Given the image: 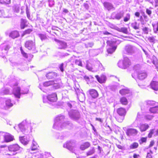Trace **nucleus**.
I'll return each mask as SVG.
<instances>
[{
  "mask_svg": "<svg viewBox=\"0 0 158 158\" xmlns=\"http://www.w3.org/2000/svg\"><path fill=\"white\" fill-rule=\"evenodd\" d=\"M29 157L26 156L25 158H43V155L39 152L32 153L30 152Z\"/></svg>",
  "mask_w": 158,
  "mask_h": 158,
  "instance_id": "14",
  "label": "nucleus"
},
{
  "mask_svg": "<svg viewBox=\"0 0 158 158\" xmlns=\"http://www.w3.org/2000/svg\"><path fill=\"white\" fill-rule=\"evenodd\" d=\"M155 102L154 101H148L147 102V104L148 106H153L155 104Z\"/></svg>",
  "mask_w": 158,
  "mask_h": 158,
  "instance_id": "51",
  "label": "nucleus"
},
{
  "mask_svg": "<svg viewBox=\"0 0 158 158\" xmlns=\"http://www.w3.org/2000/svg\"><path fill=\"white\" fill-rule=\"evenodd\" d=\"M54 40L57 43L59 49H64L67 47V45L66 43L62 41L56 39H55Z\"/></svg>",
  "mask_w": 158,
  "mask_h": 158,
  "instance_id": "13",
  "label": "nucleus"
},
{
  "mask_svg": "<svg viewBox=\"0 0 158 158\" xmlns=\"http://www.w3.org/2000/svg\"><path fill=\"white\" fill-rule=\"evenodd\" d=\"M39 36L42 40H44L46 38V36L45 34H40L39 35Z\"/></svg>",
  "mask_w": 158,
  "mask_h": 158,
  "instance_id": "55",
  "label": "nucleus"
},
{
  "mask_svg": "<svg viewBox=\"0 0 158 158\" xmlns=\"http://www.w3.org/2000/svg\"><path fill=\"white\" fill-rule=\"evenodd\" d=\"M141 66L139 64H137L135 65L134 67V69L136 71L137 76L139 80H143L147 76L146 73L144 71L139 70Z\"/></svg>",
  "mask_w": 158,
  "mask_h": 158,
  "instance_id": "4",
  "label": "nucleus"
},
{
  "mask_svg": "<svg viewBox=\"0 0 158 158\" xmlns=\"http://www.w3.org/2000/svg\"><path fill=\"white\" fill-rule=\"evenodd\" d=\"M123 12H120L115 14H113L112 16L114 17V18L117 20H119L123 16Z\"/></svg>",
  "mask_w": 158,
  "mask_h": 158,
  "instance_id": "22",
  "label": "nucleus"
},
{
  "mask_svg": "<svg viewBox=\"0 0 158 158\" xmlns=\"http://www.w3.org/2000/svg\"><path fill=\"white\" fill-rule=\"evenodd\" d=\"M48 98L49 101L51 102H55L57 100V95L56 93H53L48 96Z\"/></svg>",
  "mask_w": 158,
  "mask_h": 158,
  "instance_id": "18",
  "label": "nucleus"
},
{
  "mask_svg": "<svg viewBox=\"0 0 158 158\" xmlns=\"http://www.w3.org/2000/svg\"><path fill=\"white\" fill-rule=\"evenodd\" d=\"M75 63L77 65L81 67L82 66L81 61L80 59L75 60Z\"/></svg>",
  "mask_w": 158,
  "mask_h": 158,
  "instance_id": "46",
  "label": "nucleus"
},
{
  "mask_svg": "<svg viewBox=\"0 0 158 158\" xmlns=\"http://www.w3.org/2000/svg\"><path fill=\"white\" fill-rule=\"evenodd\" d=\"M57 76V74L56 73L52 72L49 73L46 75V77L50 79L56 77Z\"/></svg>",
  "mask_w": 158,
  "mask_h": 158,
  "instance_id": "26",
  "label": "nucleus"
},
{
  "mask_svg": "<svg viewBox=\"0 0 158 158\" xmlns=\"http://www.w3.org/2000/svg\"><path fill=\"white\" fill-rule=\"evenodd\" d=\"M94 45L93 43H88L85 44V46L86 48L92 47Z\"/></svg>",
  "mask_w": 158,
  "mask_h": 158,
  "instance_id": "59",
  "label": "nucleus"
},
{
  "mask_svg": "<svg viewBox=\"0 0 158 158\" xmlns=\"http://www.w3.org/2000/svg\"><path fill=\"white\" fill-rule=\"evenodd\" d=\"M117 112L119 115L122 116H124L126 113L125 110L123 108H118L117 110Z\"/></svg>",
  "mask_w": 158,
  "mask_h": 158,
  "instance_id": "27",
  "label": "nucleus"
},
{
  "mask_svg": "<svg viewBox=\"0 0 158 158\" xmlns=\"http://www.w3.org/2000/svg\"><path fill=\"white\" fill-rule=\"evenodd\" d=\"M155 129H151L150 130L149 132L148 135V137L149 138H151L152 135L154 134Z\"/></svg>",
  "mask_w": 158,
  "mask_h": 158,
  "instance_id": "43",
  "label": "nucleus"
},
{
  "mask_svg": "<svg viewBox=\"0 0 158 158\" xmlns=\"http://www.w3.org/2000/svg\"><path fill=\"white\" fill-rule=\"evenodd\" d=\"M103 4L105 7L107 8L108 10L111 9L113 8L112 5L110 3L105 2H104Z\"/></svg>",
  "mask_w": 158,
  "mask_h": 158,
  "instance_id": "34",
  "label": "nucleus"
},
{
  "mask_svg": "<svg viewBox=\"0 0 158 158\" xmlns=\"http://www.w3.org/2000/svg\"><path fill=\"white\" fill-rule=\"evenodd\" d=\"M18 83L17 82L13 81V83L10 85L11 87H13V94L16 98H19L21 94H25L28 93V89H25V91H21L20 92L21 89L19 87L17 86Z\"/></svg>",
  "mask_w": 158,
  "mask_h": 158,
  "instance_id": "2",
  "label": "nucleus"
},
{
  "mask_svg": "<svg viewBox=\"0 0 158 158\" xmlns=\"http://www.w3.org/2000/svg\"><path fill=\"white\" fill-rule=\"evenodd\" d=\"M69 114L70 118L75 121H77L80 118V113L77 110H71Z\"/></svg>",
  "mask_w": 158,
  "mask_h": 158,
  "instance_id": "7",
  "label": "nucleus"
},
{
  "mask_svg": "<svg viewBox=\"0 0 158 158\" xmlns=\"http://www.w3.org/2000/svg\"><path fill=\"white\" fill-rule=\"evenodd\" d=\"M118 66L122 69H126L131 64L129 59L127 57H124L123 61L120 60L118 63Z\"/></svg>",
  "mask_w": 158,
  "mask_h": 158,
  "instance_id": "5",
  "label": "nucleus"
},
{
  "mask_svg": "<svg viewBox=\"0 0 158 158\" xmlns=\"http://www.w3.org/2000/svg\"><path fill=\"white\" fill-rule=\"evenodd\" d=\"M18 127L21 131L25 134H27L29 131V129L30 131H31L32 128L30 124H27L25 121L19 124Z\"/></svg>",
  "mask_w": 158,
  "mask_h": 158,
  "instance_id": "3",
  "label": "nucleus"
},
{
  "mask_svg": "<svg viewBox=\"0 0 158 158\" xmlns=\"http://www.w3.org/2000/svg\"><path fill=\"white\" fill-rule=\"evenodd\" d=\"M94 149L93 148L92 149H90L89 151H88L87 153V156H89L91 155H92L93 154H94Z\"/></svg>",
  "mask_w": 158,
  "mask_h": 158,
  "instance_id": "45",
  "label": "nucleus"
},
{
  "mask_svg": "<svg viewBox=\"0 0 158 158\" xmlns=\"http://www.w3.org/2000/svg\"><path fill=\"white\" fill-rule=\"evenodd\" d=\"M75 146V143L72 141H67L64 144L63 147L66 148L71 151H73Z\"/></svg>",
  "mask_w": 158,
  "mask_h": 158,
  "instance_id": "10",
  "label": "nucleus"
},
{
  "mask_svg": "<svg viewBox=\"0 0 158 158\" xmlns=\"http://www.w3.org/2000/svg\"><path fill=\"white\" fill-rule=\"evenodd\" d=\"M43 102L44 103H47L48 102V101H49L48 98V96H43Z\"/></svg>",
  "mask_w": 158,
  "mask_h": 158,
  "instance_id": "60",
  "label": "nucleus"
},
{
  "mask_svg": "<svg viewBox=\"0 0 158 158\" xmlns=\"http://www.w3.org/2000/svg\"><path fill=\"white\" fill-rule=\"evenodd\" d=\"M135 50V48L131 45H128L126 46L125 51L128 54H131L133 53Z\"/></svg>",
  "mask_w": 158,
  "mask_h": 158,
  "instance_id": "17",
  "label": "nucleus"
},
{
  "mask_svg": "<svg viewBox=\"0 0 158 158\" xmlns=\"http://www.w3.org/2000/svg\"><path fill=\"white\" fill-rule=\"evenodd\" d=\"M53 83V81H49L44 83L43 85L44 86L47 87L50 85H52Z\"/></svg>",
  "mask_w": 158,
  "mask_h": 158,
  "instance_id": "39",
  "label": "nucleus"
},
{
  "mask_svg": "<svg viewBox=\"0 0 158 158\" xmlns=\"http://www.w3.org/2000/svg\"><path fill=\"white\" fill-rule=\"evenodd\" d=\"M89 93L90 95L93 98H96L98 96L97 91L95 89H92L89 90Z\"/></svg>",
  "mask_w": 158,
  "mask_h": 158,
  "instance_id": "24",
  "label": "nucleus"
},
{
  "mask_svg": "<svg viewBox=\"0 0 158 158\" xmlns=\"http://www.w3.org/2000/svg\"><path fill=\"white\" fill-rule=\"evenodd\" d=\"M32 31V30L31 29H28L26 30L23 33L22 36H23L27 34H29Z\"/></svg>",
  "mask_w": 158,
  "mask_h": 158,
  "instance_id": "48",
  "label": "nucleus"
},
{
  "mask_svg": "<svg viewBox=\"0 0 158 158\" xmlns=\"http://www.w3.org/2000/svg\"><path fill=\"white\" fill-rule=\"evenodd\" d=\"M96 63L98 66V70L104 71L105 69L101 63L99 61H97Z\"/></svg>",
  "mask_w": 158,
  "mask_h": 158,
  "instance_id": "40",
  "label": "nucleus"
},
{
  "mask_svg": "<svg viewBox=\"0 0 158 158\" xmlns=\"http://www.w3.org/2000/svg\"><path fill=\"white\" fill-rule=\"evenodd\" d=\"M132 27L135 29L136 30L139 29V27L137 26V23L136 22L131 24Z\"/></svg>",
  "mask_w": 158,
  "mask_h": 158,
  "instance_id": "49",
  "label": "nucleus"
},
{
  "mask_svg": "<svg viewBox=\"0 0 158 158\" xmlns=\"http://www.w3.org/2000/svg\"><path fill=\"white\" fill-rule=\"evenodd\" d=\"M38 147H39V146L38 145L37 143L34 141V140H33L31 146V150H35L37 149Z\"/></svg>",
  "mask_w": 158,
  "mask_h": 158,
  "instance_id": "32",
  "label": "nucleus"
},
{
  "mask_svg": "<svg viewBox=\"0 0 158 158\" xmlns=\"http://www.w3.org/2000/svg\"><path fill=\"white\" fill-rule=\"evenodd\" d=\"M90 146V144L89 143L86 142L81 145L80 149L82 150H84L89 148Z\"/></svg>",
  "mask_w": 158,
  "mask_h": 158,
  "instance_id": "31",
  "label": "nucleus"
},
{
  "mask_svg": "<svg viewBox=\"0 0 158 158\" xmlns=\"http://www.w3.org/2000/svg\"><path fill=\"white\" fill-rule=\"evenodd\" d=\"M64 116L63 115H60L57 116L55 119L53 128L61 130L68 125L71 126L72 124L70 122L64 121Z\"/></svg>",
  "mask_w": 158,
  "mask_h": 158,
  "instance_id": "1",
  "label": "nucleus"
},
{
  "mask_svg": "<svg viewBox=\"0 0 158 158\" xmlns=\"http://www.w3.org/2000/svg\"><path fill=\"white\" fill-rule=\"evenodd\" d=\"M10 48V47L8 45H6L3 48L5 51H7L9 50Z\"/></svg>",
  "mask_w": 158,
  "mask_h": 158,
  "instance_id": "64",
  "label": "nucleus"
},
{
  "mask_svg": "<svg viewBox=\"0 0 158 158\" xmlns=\"http://www.w3.org/2000/svg\"><path fill=\"white\" fill-rule=\"evenodd\" d=\"M20 7L19 5H14L13 7V9L15 12L18 13L19 11Z\"/></svg>",
  "mask_w": 158,
  "mask_h": 158,
  "instance_id": "38",
  "label": "nucleus"
},
{
  "mask_svg": "<svg viewBox=\"0 0 158 158\" xmlns=\"http://www.w3.org/2000/svg\"><path fill=\"white\" fill-rule=\"evenodd\" d=\"M86 68L89 70L93 71V68L90 64L87 63L86 65Z\"/></svg>",
  "mask_w": 158,
  "mask_h": 158,
  "instance_id": "50",
  "label": "nucleus"
},
{
  "mask_svg": "<svg viewBox=\"0 0 158 158\" xmlns=\"http://www.w3.org/2000/svg\"><path fill=\"white\" fill-rule=\"evenodd\" d=\"M157 78V76L154 77L152 81L150 84V86L151 88L155 90H158V81H156V78Z\"/></svg>",
  "mask_w": 158,
  "mask_h": 158,
  "instance_id": "12",
  "label": "nucleus"
},
{
  "mask_svg": "<svg viewBox=\"0 0 158 158\" xmlns=\"http://www.w3.org/2000/svg\"><path fill=\"white\" fill-rule=\"evenodd\" d=\"M95 77L98 82L100 83H104L106 80V77L104 75H102L100 77L98 75H96Z\"/></svg>",
  "mask_w": 158,
  "mask_h": 158,
  "instance_id": "19",
  "label": "nucleus"
},
{
  "mask_svg": "<svg viewBox=\"0 0 158 158\" xmlns=\"http://www.w3.org/2000/svg\"><path fill=\"white\" fill-rule=\"evenodd\" d=\"M77 98L81 102H83L85 100V95L84 93L81 92L78 88L74 87Z\"/></svg>",
  "mask_w": 158,
  "mask_h": 158,
  "instance_id": "9",
  "label": "nucleus"
},
{
  "mask_svg": "<svg viewBox=\"0 0 158 158\" xmlns=\"http://www.w3.org/2000/svg\"><path fill=\"white\" fill-rule=\"evenodd\" d=\"M117 30L119 32H123L125 34H128V33L127 29L126 27L118 28Z\"/></svg>",
  "mask_w": 158,
  "mask_h": 158,
  "instance_id": "29",
  "label": "nucleus"
},
{
  "mask_svg": "<svg viewBox=\"0 0 158 158\" xmlns=\"http://www.w3.org/2000/svg\"><path fill=\"white\" fill-rule=\"evenodd\" d=\"M120 101L121 103L123 105H126L128 103L127 99L124 97H122L120 98Z\"/></svg>",
  "mask_w": 158,
  "mask_h": 158,
  "instance_id": "41",
  "label": "nucleus"
},
{
  "mask_svg": "<svg viewBox=\"0 0 158 158\" xmlns=\"http://www.w3.org/2000/svg\"><path fill=\"white\" fill-rule=\"evenodd\" d=\"M117 42V41L115 42L110 40L107 41V44L109 46L107 49L108 53L112 54L115 51L116 48V47L115 46V44Z\"/></svg>",
  "mask_w": 158,
  "mask_h": 158,
  "instance_id": "6",
  "label": "nucleus"
},
{
  "mask_svg": "<svg viewBox=\"0 0 158 158\" xmlns=\"http://www.w3.org/2000/svg\"><path fill=\"white\" fill-rule=\"evenodd\" d=\"M124 118V117L123 116L119 115L118 116H117L116 117V120L119 122H122L123 119Z\"/></svg>",
  "mask_w": 158,
  "mask_h": 158,
  "instance_id": "44",
  "label": "nucleus"
},
{
  "mask_svg": "<svg viewBox=\"0 0 158 158\" xmlns=\"http://www.w3.org/2000/svg\"><path fill=\"white\" fill-rule=\"evenodd\" d=\"M6 106L9 107H11L13 106V104L11 103V100L9 99H7L6 100Z\"/></svg>",
  "mask_w": 158,
  "mask_h": 158,
  "instance_id": "42",
  "label": "nucleus"
},
{
  "mask_svg": "<svg viewBox=\"0 0 158 158\" xmlns=\"http://www.w3.org/2000/svg\"><path fill=\"white\" fill-rule=\"evenodd\" d=\"M19 36V33L17 31H14L11 32L10 34V36L13 39H15Z\"/></svg>",
  "mask_w": 158,
  "mask_h": 158,
  "instance_id": "28",
  "label": "nucleus"
},
{
  "mask_svg": "<svg viewBox=\"0 0 158 158\" xmlns=\"http://www.w3.org/2000/svg\"><path fill=\"white\" fill-rule=\"evenodd\" d=\"M139 146V144L137 143L134 142L131 144L129 146L130 149H135L137 148Z\"/></svg>",
  "mask_w": 158,
  "mask_h": 158,
  "instance_id": "37",
  "label": "nucleus"
},
{
  "mask_svg": "<svg viewBox=\"0 0 158 158\" xmlns=\"http://www.w3.org/2000/svg\"><path fill=\"white\" fill-rule=\"evenodd\" d=\"M130 19V15L129 14H127L126 16L124 18V21L125 22L128 21Z\"/></svg>",
  "mask_w": 158,
  "mask_h": 158,
  "instance_id": "52",
  "label": "nucleus"
},
{
  "mask_svg": "<svg viewBox=\"0 0 158 158\" xmlns=\"http://www.w3.org/2000/svg\"><path fill=\"white\" fill-rule=\"evenodd\" d=\"M149 41L151 42H154L155 40L154 37H150L148 38Z\"/></svg>",
  "mask_w": 158,
  "mask_h": 158,
  "instance_id": "63",
  "label": "nucleus"
},
{
  "mask_svg": "<svg viewBox=\"0 0 158 158\" xmlns=\"http://www.w3.org/2000/svg\"><path fill=\"white\" fill-rule=\"evenodd\" d=\"M130 90L127 88L122 89L119 91V93L122 95H125L130 93Z\"/></svg>",
  "mask_w": 158,
  "mask_h": 158,
  "instance_id": "30",
  "label": "nucleus"
},
{
  "mask_svg": "<svg viewBox=\"0 0 158 158\" xmlns=\"http://www.w3.org/2000/svg\"><path fill=\"white\" fill-rule=\"evenodd\" d=\"M27 22V21L25 19H21V22L20 24V27L21 29H24L26 26V24Z\"/></svg>",
  "mask_w": 158,
  "mask_h": 158,
  "instance_id": "33",
  "label": "nucleus"
},
{
  "mask_svg": "<svg viewBox=\"0 0 158 158\" xmlns=\"http://www.w3.org/2000/svg\"><path fill=\"white\" fill-rule=\"evenodd\" d=\"M25 47L29 50H32L33 53L35 52V42L32 40H28L25 43Z\"/></svg>",
  "mask_w": 158,
  "mask_h": 158,
  "instance_id": "8",
  "label": "nucleus"
},
{
  "mask_svg": "<svg viewBox=\"0 0 158 158\" xmlns=\"http://www.w3.org/2000/svg\"><path fill=\"white\" fill-rule=\"evenodd\" d=\"M52 85L54 89H56L60 88L62 85L60 81L58 82L55 81H53V83Z\"/></svg>",
  "mask_w": 158,
  "mask_h": 158,
  "instance_id": "25",
  "label": "nucleus"
},
{
  "mask_svg": "<svg viewBox=\"0 0 158 158\" xmlns=\"http://www.w3.org/2000/svg\"><path fill=\"white\" fill-rule=\"evenodd\" d=\"M138 133V131L135 129L130 128L128 129L126 132L127 135L128 136H135Z\"/></svg>",
  "mask_w": 158,
  "mask_h": 158,
  "instance_id": "16",
  "label": "nucleus"
},
{
  "mask_svg": "<svg viewBox=\"0 0 158 158\" xmlns=\"http://www.w3.org/2000/svg\"><path fill=\"white\" fill-rule=\"evenodd\" d=\"M19 140L23 144L25 145L28 143L30 139L29 136H23L19 137Z\"/></svg>",
  "mask_w": 158,
  "mask_h": 158,
  "instance_id": "15",
  "label": "nucleus"
},
{
  "mask_svg": "<svg viewBox=\"0 0 158 158\" xmlns=\"http://www.w3.org/2000/svg\"><path fill=\"white\" fill-rule=\"evenodd\" d=\"M153 117V116L152 115L148 114L146 115L145 116V118L146 119L148 120H151L152 119Z\"/></svg>",
  "mask_w": 158,
  "mask_h": 158,
  "instance_id": "57",
  "label": "nucleus"
},
{
  "mask_svg": "<svg viewBox=\"0 0 158 158\" xmlns=\"http://www.w3.org/2000/svg\"><path fill=\"white\" fill-rule=\"evenodd\" d=\"M1 3L9 4L10 2V0H1Z\"/></svg>",
  "mask_w": 158,
  "mask_h": 158,
  "instance_id": "53",
  "label": "nucleus"
},
{
  "mask_svg": "<svg viewBox=\"0 0 158 158\" xmlns=\"http://www.w3.org/2000/svg\"><path fill=\"white\" fill-rule=\"evenodd\" d=\"M147 141V138H142L139 141L140 144H141L143 143L146 142Z\"/></svg>",
  "mask_w": 158,
  "mask_h": 158,
  "instance_id": "56",
  "label": "nucleus"
},
{
  "mask_svg": "<svg viewBox=\"0 0 158 158\" xmlns=\"http://www.w3.org/2000/svg\"><path fill=\"white\" fill-rule=\"evenodd\" d=\"M4 139L6 142H9L13 140L14 137L10 134L7 133L4 136Z\"/></svg>",
  "mask_w": 158,
  "mask_h": 158,
  "instance_id": "21",
  "label": "nucleus"
},
{
  "mask_svg": "<svg viewBox=\"0 0 158 158\" xmlns=\"http://www.w3.org/2000/svg\"><path fill=\"white\" fill-rule=\"evenodd\" d=\"M152 26L153 27V32L155 33H157L158 31V22L156 24H152Z\"/></svg>",
  "mask_w": 158,
  "mask_h": 158,
  "instance_id": "36",
  "label": "nucleus"
},
{
  "mask_svg": "<svg viewBox=\"0 0 158 158\" xmlns=\"http://www.w3.org/2000/svg\"><path fill=\"white\" fill-rule=\"evenodd\" d=\"M20 50L21 54L23 55V56H24V57H25L26 58H27V57H28L27 54L23 51V50L22 49V47L20 48Z\"/></svg>",
  "mask_w": 158,
  "mask_h": 158,
  "instance_id": "47",
  "label": "nucleus"
},
{
  "mask_svg": "<svg viewBox=\"0 0 158 158\" xmlns=\"http://www.w3.org/2000/svg\"><path fill=\"white\" fill-rule=\"evenodd\" d=\"M149 126L148 124L146 123L140 124L139 126L140 130L142 132L146 131L149 128Z\"/></svg>",
  "mask_w": 158,
  "mask_h": 158,
  "instance_id": "20",
  "label": "nucleus"
},
{
  "mask_svg": "<svg viewBox=\"0 0 158 158\" xmlns=\"http://www.w3.org/2000/svg\"><path fill=\"white\" fill-rule=\"evenodd\" d=\"M146 13L149 16H150L152 14V11L148 9H146Z\"/></svg>",
  "mask_w": 158,
  "mask_h": 158,
  "instance_id": "62",
  "label": "nucleus"
},
{
  "mask_svg": "<svg viewBox=\"0 0 158 158\" xmlns=\"http://www.w3.org/2000/svg\"><path fill=\"white\" fill-rule=\"evenodd\" d=\"M49 6L50 7H52L54 5L55 2L54 1L52 0H48Z\"/></svg>",
  "mask_w": 158,
  "mask_h": 158,
  "instance_id": "58",
  "label": "nucleus"
},
{
  "mask_svg": "<svg viewBox=\"0 0 158 158\" xmlns=\"http://www.w3.org/2000/svg\"><path fill=\"white\" fill-rule=\"evenodd\" d=\"M0 17H5L6 16L4 15V12L3 10L0 9Z\"/></svg>",
  "mask_w": 158,
  "mask_h": 158,
  "instance_id": "61",
  "label": "nucleus"
},
{
  "mask_svg": "<svg viewBox=\"0 0 158 158\" xmlns=\"http://www.w3.org/2000/svg\"><path fill=\"white\" fill-rule=\"evenodd\" d=\"M66 65H64V64L63 63L61 64L59 66V68L60 70L62 72H63L64 71V66H66Z\"/></svg>",
  "mask_w": 158,
  "mask_h": 158,
  "instance_id": "54",
  "label": "nucleus"
},
{
  "mask_svg": "<svg viewBox=\"0 0 158 158\" xmlns=\"http://www.w3.org/2000/svg\"><path fill=\"white\" fill-rule=\"evenodd\" d=\"M141 118V115L139 113H138L137 118L136 120L133 123V126L134 127H137L139 126V120Z\"/></svg>",
  "mask_w": 158,
  "mask_h": 158,
  "instance_id": "23",
  "label": "nucleus"
},
{
  "mask_svg": "<svg viewBox=\"0 0 158 158\" xmlns=\"http://www.w3.org/2000/svg\"><path fill=\"white\" fill-rule=\"evenodd\" d=\"M20 148L19 146L17 144H14L9 146L8 149L9 151L11 152H13L14 153L9 155H15V153H14L15 152L19 150Z\"/></svg>",
  "mask_w": 158,
  "mask_h": 158,
  "instance_id": "11",
  "label": "nucleus"
},
{
  "mask_svg": "<svg viewBox=\"0 0 158 158\" xmlns=\"http://www.w3.org/2000/svg\"><path fill=\"white\" fill-rule=\"evenodd\" d=\"M149 110L151 113H158V106L150 108Z\"/></svg>",
  "mask_w": 158,
  "mask_h": 158,
  "instance_id": "35",
  "label": "nucleus"
}]
</instances>
